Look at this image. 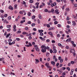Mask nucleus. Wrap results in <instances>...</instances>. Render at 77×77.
<instances>
[{"label":"nucleus","instance_id":"obj_26","mask_svg":"<svg viewBox=\"0 0 77 77\" xmlns=\"http://www.w3.org/2000/svg\"><path fill=\"white\" fill-rule=\"evenodd\" d=\"M21 33V31L20 30H19L17 32V33L18 34V33Z\"/></svg>","mask_w":77,"mask_h":77},{"label":"nucleus","instance_id":"obj_5","mask_svg":"<svg viewBox=\"0 0 77 77\" xmlns=\"http://www.w3.org/2000/svg\"><path fill=\"white\" fill-rule=\"evenodd\" d=\"M55 12L57 14H59V10L57 9H56L55 11Z\"/></svg>","mask_w":77,"mask_h":77},{"label":"nucleus","instance_id":"obj_53","mask_svg":"<svg viewBox=\"0 0 77 77\" xmlns=\"http://www.w3.org/2000/svg\"><path fill=\"white\" fill-rule=\"evenodd\" d=\"M66 49H69V48L68 47V46H66Z\"/></svg>","mask_w":77,"mask_h":77},{"label":"nucleus","instance_id":"obj_16","mask_svg":"<svg viewBox=\"0 0 77 77\" xmlns=\"http://www.w3.org/2000/svg\"><path fill=\"white\" fill-rule=\"evenodd\" d=\"M34 2V1L33 0H30L29 1V3H32Z\"/></svg>","mask_w":77,"mask_h":77},{"label":"nucleus","instance_id":"obj_63","mask_svg":"<svg viewBox=\"0 0 77 77\" xmlns=\"http://www.w3.org/2000/svg\"><path fill=\"white\" fill-rule=\"evenodd\" d=\"M66 11H68V12H69V8H67L66 9Z\"/></svg>","mask_w":77,"mask_h":77},{"label":"nucleus","instance_id":"obj_37","mask_svg":"<svg viewBox=\"0 0 77 77\" xmlns=\"http://www.w3.org/2000/svg\"><path fill=\"white\" fill-rule=\"evenodd\" d=\"M48 10L47 9H45V12H48Z\"/></svg>","mask_w":77,"mask_h":77},{"label":"nucleus","instance_id":"obj_24","mask_svg":"<svg viewBox=\"0 0 77 77\" xmlns=\"http://www.w3.org/2000/svg\"><path fill=\"white\" fill-rule=\"evenodd\" d=\"M49 55H50V53L48 52H47L46 55V56H47V57H48V56H49Z\"/></svg>","mask_w":77,"mask_h":77},{"label":"nucleus","instance_id":"obj_13","mask_svg":"<svg viewBox=\"0 0 77 77\" xmlns=\"http://www.w3.org/2000/svg\"><path fill=\"white\" fill-rule=\"evenodd\" d=\"M26 22V20H21L20 21V24H23V23H24Z\"/></svg>","mask_w":77,"mask_h":77},{"label":"nucleus","instance_id":"obj_27","mask_svg":"<svg viewBox=\"0 0 77 77\" xmlns=\"http://www.w3.org/2000/svg\"><path fill=\"white\" fill-rule=\"evenodd\" d=\"M7 28H11V25H7Z\"/></svg>","mask_w":77,"mask_h":77},{"label":"nucleus","instance_id":"obj_61","mask_svg":"<svg viewBox=\"0 0 77 77\" xmlns=\"http://www.w3.org/2000/svg\"><path fill=\"white\" fill-rule=\"evenodd\" d=\"M56 42V41L54 40H52V43H55Z\"/></svg>","mask_w":77,"mask_h":77},{"label":"nucleus","instance_id":"obj_15","mask_svg":"<svg viewBox=\"0 0 77 77\" xmlns=\"http://www.w3.org/2000/svg\"><path fill=\"white\" fill-rule=\"evenodd\" d=\"M17 5L15 4L14 5V7L15 9H17Z\"/></svg>","mask_w":77,"mask_h":77},{"label":"nucleus","instance_id":"obj_1","mask_svg":"<svg viewBox=\"0 0 77 77\" xmlns=\"http://www.w3.org/2000/svg\"><path fill=\"white\" fill-rule=\"evenodd\" d=\"M71 41V38H69L67 39L66 41V42H70Z\"/></svg>","mask_w":77,"mask_h":77},{"label":"nucleus","instance_id":"obj_30","mask_svg":"<svg viewBox=\"0 0 77 77\" xmlns=\"http://www.w3.org/2000/svg\"><path fill=\"white\" fill-rule=\"evenodd\" d=\"M62 72H63V71H60L58 73L60 74H62Z\"/></svg>","mask_w":77,"mask_h":77},{"label":"nucleus","instance_id":"obj_60","mask_svg":"<svg viewBox=\"0 0 77 77\" xmlns=\"http://www.w3.org/2000/svg\"><path fill=\"white\" fill-rule=\"evenodd\" d=\"M51 30H54V27H51Z\"/></svg>","mask_w":77,"mask_h":77},{"label":"nucleus","instance_id":"obj_33","mask_svg":"<svg viewBox=\"0 0 77 77\" xmlns=\"http://www.w3.org/2000/svg\"><path fill=\"white\" fill-rule=\"evenodd\" d=\"M42 5L43 6H44L45 5V4L44 2L42 3Z\"/></svg>","mask_w":77,"mask_h":77},{"label":"nucleus","instance_id":"obj_20","mask_svg":"<svg viewBox=\"0 0 77 77\" xmlns=\"http://www.w3.org/2000/svg\"><path fill=\"white\" fill-rule=\"evenodd\" d=\"M10 35H11V34L10 33L8 34H7V35L6 36V38H8V37Z\"/></svg>","mask_w":77,"mask_h":77},{"label":"nucleus","instance_id":"obj_10","mask_svg":"<svg viewBox=\"0 0 77 77\" xmlns=\"http://www.w3.org/2000/svg\"><path fill=\"white\" fill-rule=\"evenodd\" d=\"M48 35H50L51 36H53V33H52V32H50L48 33Z\"/></svg>","mask_w":77,"mask_h":77},{"label":"nucleus","instance_id":"obj_18","mask_svg":"<svg viewBox=\"0 0 77 77\" xmlns=\"http://www.w3.org/2000/svg\"><path fill=\"white\" fill-rule=\"evenodd\" d=\"M53 53H57V50H56V49L53 50Z\"/></svg>","mask_w":77,"mask_h":77},{"label":"nucleus","instance_id":"obj_23","mask_svg":"<svg viewBox=\"0 0 77 77\" xmlns=\"http://www.w3.org/2000/svg\"><path fill=\"white\" fill-rule=\"evenodd\" d=\"M34 47L35 48V49L38 48V47L37 45H34Z\"/></svg>","mask_w":77,"mask_h":77},{"label":"nucleus","instance_id":"obj_38","mask_svg":"<svg viewBox=\"0 0 77 77\" xmlns=\"http://www.w3.org/2000/svg\"><path fill=\"white\" fill-rule=\"evenodd\" d=\"M57 38H60V35L59 34H58L57 35Z\"/></svg>","mask_w":77,"mask_h":77},{"label":"nucleus","instance_id":"obj_14","mask_svg":"<svg viewBox=\"0 0 77 77\" xmlns=\"http://www.w3.org/2000/svg\"><path fill=\"white\" fill-rule=\"evenodd\" d=\"M38 32L39 33H41L42 32H44V30H41L39 29V30H38Z\"/></svg>","mask_w":77,"mask_h":77},{"label":"nucleus","instance_id":"obj_22","mask_svg":"<svg viewBox=\"0 0 77 77\" xmlns=\"http://www.w3.org/2000/svg\"><path fill=\"white\" fill-rule=\"evenodd\" d=\"M51 63L52 65H54L55 64V62L53 61H51Z\"/></svg>","mask_w":77,"mask_h":77},{"label":"nucleus","instance_id":"obj_48","mask_svg":"<svg viewBox=\"0 0 77 77\" xmlns=\"http://www.w3.org/2000/svg\"><path fill=\"white\" fill-rule=\"evenodd\" d=\"M8 17V14H4V17Z\"/></svg>","mask_w":77,"mask_h":77},{"label":"nucleus","instance_id":"obj_50","mask_svg":"<svg viewBox=\"0 0 77 77\" xmlns=\"http://www.w3.org/2000/svg\"><path fill=\"white\" fill-rule=\"evenodd\" d=\"M8 44H9V45H12V43H11V42H9L8 43Z\"/></svg>","mask_w":77,"mask_h":77},{"label":"nucleus","instance_id":"obj_54","mask_svg":"<svg viewBox=\"0 0 77 77\" xmlns=\"http://www.w3.org/2000/svg\"><path fill=\"white\" fill-rule=\"evenodd\" d=\"M38 24H39V23H41V21L39 19L38 20Z\"/></svg>","mask_w":77,"mask_h":77},{"label":"nucleus","instance_id":"obj_41","mask_svg":"<svg viewBox=\"0 0 77 77\" xmlns=\"http://www.w3.org/2000/svg\"><path fill=\"white\" fill-rule=\"evenodd\" d=\"M16 40H17V41H19L20 40V38H16Z\"/></svg>","mask_w":77,"mask_h":77},{"label":"nucleus","instance_id":"obj_11","mask_svg":"<svg viewBox=\"0 0 77 77\" xmlns=\"http://www.w3.org/2000/svg\"><path fill=\"white\" fill-rule=\"evenodd\" d=\"M51 12H52L53 14L54 13V9H52L51 10Z\"/></svg>","mask_w":77,"mask_h":77},{"label":"nucleus","instance_id":"obj_59","mask_svg":"<svg viewBox=\"0 0 77 77\" xmlns=\"http://www.w3.org/2000/svg\"><path fill=\"white\" fill-rule=\"evenodd\" d=\"M50 53H53V50H51V49L50 50Z\"/></svg>","mask_w":77,"mask_h":77},{"label":"nucleus","instance_id":"obj_6","mask_svg":"<svg viewBox=\"0 0 77 77\" xmlns=\"http://www.w3.org/2000/svg\"><path fill=\"white\" fill-rule=\"evenodd\" d=\"M58 45L59 47H60L61 48H63L64 46L62 45V44L60 43H58Z\"/></svg>","mask_w":77,"mask_h":77},{"label":"nucleus","instance_id":"obj_44","mask_svg":"<svg viewBox=\"0 0 77 77\" xmlns=\"http://www.w3.org/2000/svg\"><path fill=\"white\" fill-rule=\"evenodd\" d=\"M57 23H58V22H57V21H55L54 22V24H57Z\"/></svg>","mask_w":77,"mask_h":77},{"label":"nucleus","instance_id":"obj_40","mask_svg":"<svg viewBox=\"0 0 77 77\" xmlns=\"http://www.w3.org/2000/svg\"><path fill=\"white\" fill-rule=\"evenodd\" d=\"M46 42H50V39H48L46 40Z\"/></svg>","mask_w":77,"mask_h":77},{"label":"nucleus","instance_id":"obj_39","mask_svg":"<svg viewBox=\"0 0 77 77\" xmlns=\"http://www.w3.org/2000/svg\"><path fill=\"white\" fill-rule=\"evenodd\" d=\"M63 59H60V63H62L63 62Z\"/></svg>","mask_w":77,"mask_h":77},{"label":"nucleus","instance_id":"obj_52","mask_svg":"<svg viewBox=\"0 0 77 77\" xmlns=\"http://www.w3.org/2000/svg\"><path fill=\"white\" fill-rule=\"evenodd\" d=\"M68 66H71V63H68Z\"/></svg>","mask_w":77,"mask_h":77},{"label":"nucleus","instance_id":"obj_19","mask_svg":"<svg viewBox=\"0 0 77 77\" xmlns=\"http://www.w3.org/2000/svg\"><path fill=\"white\" fill-rule=\"evenodd\" d=\"M28 33H27L26 32H23L22 33L23 35H26V34H28Z\"/></svg>","mask_w":77,"mask_h":77},{"label":"nucleus","instance_id":"obj_42","mask_svg":"<svg viewBox=\"0 0 77 77\" xmlns=\"http://www.w3.org/2000/svg\"><path fill=\"white\" fill-rule=\"evenodd\" d=\"M5 43H6V44L7 45L8 44V42H7V40H5Z\"/></svg>","mask_w":77,"mask_h":77},{"label":"nucleus","instance_id":"obj_45","mask_svg":"<svg viewBox=\"0 0 77 77\" xmlns=\"http://www.w3.org/2000/svg\"><path fill=\"white\" fill-rule=\"evenodd\" d=\"M35 50L36 51H39V48H38L35 49Z\"/></svg>","mask_w":77,"mask_h":77},{"label":"nucleus","instance_id":"obj_2","mask_svg":"<svg viewBox=\"0 0 77 77\" xmlns=\"http://www.w3.org/2000/svg\"><path fill=\"white\" fill-rule=\"evenodd\" d=\"M26 46L27 47H32V45L31 43L29 42L28 43V45H26Z\"/></svg>","mask_w":77,"mask_h":77},{"label":"nucleus","instance_id":"obj_51","mask_svg":"<svg viewBox=\"0 0 77 77\" xmlns=\"http://www.w3.org/2000/svg\"><path fill=\"white\" fill-rule=\"evenodd\" d=\"M47 27H50V25L48 24H47Z\"/></svg>","mask_w":77,"mask_h":77},{"label":"nucleus","instance_id":"obj_31","mask_svg":"<svg viewBox=\"0 0 77 77\" xmlns=\"http://www.w3.org/2000/svg\"><path fill=\"white\" fill-rule=\"evenodd\" d=\"M38 18L40 19H41L42 18V17H41V15L40 14L38 15Z\"/></svg>","mask_w":77,"mask_h":77},{"label":"nucleus","instance_id":"obj_34","mask_svg":"<svg viewBox=\"0 0 77 77\" xmlns=\"http://www.w3.org/2000/svg\"><path fill=\"white\" fill-rule=\"evenodd\" d=\"M35 26V23H32L31 24L32 27H33V26Z\"/></svg>","mask_w":77,"mask_h":77},{"label":"nucleus","instance_id":"obj_62","mask_svg":"<svg viewBox=\"0 0 77 77\" xmlns=\"http://www.w3.org/2000/svg\"><path fill=\"white\" fill-rule=\"evenodd\" d=\"M11 30V28H9L7 30V31L9 32V31H10V30Z\"/></svg>","mask_w":77,"mask_h":77},{"label":"nucleus","instance_id":"obj_7","mask_svg":"<svg viewBox=\"0 0 77 77\" xmlns=\"http://www.w3.org/2000/svg\"><path fill=\"white\" fill-rule=\"evenodd\" d=\"M70 52L72 53H75V50L73 49H72L70 50Z\"/></svg>","mask_w":77,"mask_h":77},{"label":"nucleus","instance_id":"obj_12","mask_svg":"<svg viewBox=\"0 0 77 77\" xmlns=\"http://www.w3.org/2000/svg\"><path fill=\"white\" fill-rule=\"evenodd\" d=\"M41 48H44V49H45V48H46V46L45 45H42L41 46Z\"/></svg>","mask_w":77,"mask_h":77},{"label":"nucleus","instance_id":"obj_55","mask_svg":"<svg viewBox=\"0 0 77 77\" xmlns=\"http://www.w3.org/2000/svg\"><path fill=\"white\" fill-rule=\"evenodd\" d=\"M23 5H26V2H25V1H23Z\"/></svg>","mask_w":77,"mask_h":77},{"label":"nucleus","instance_id":"obj_35","mask_svg":"<svg viewBox=\"0 0 77 77\" xmlns=\"http://www.w3.org/2000/svg\"><path fill=\"white\" fill-rule=\"evenodd\" d=\"M75 62L74 61H71V63L72 64V65H73V64H74V63Z\"/></svg>","mask_w":77,"mask_h":77},{"label":"nucleus","instance_id":"obj_8","mask_svg":"<svg viewBox=\"0 0 77 77\" xmlns=\"http://www.w3.org/2000/svg\"><path fill=\"white\" fill-rule=\"evenodd\" d=\"M46 49H42V52L43 53H45V52H46Z\"/></svg>","mask_w":77,"mask_h":77},{"label":"nucleus","instance_id":"obj_4","mask_svg":"<svg viewBox=\"0 0 77 77\" xmlns=\"http://www.w3.org/2000/svg\"><path fill=\"white\" fill-rule=\"evenodd\" d=\"M8 9H11V11H12L13 10H14V8L12 7L11 6H9L8 7Z\"/></svg>","mask_w":77,"mask_h":77},{"label":"nucleus","instance_id":"obj_21","mask_svg":"<svg viewBox=\"0 0 77 77\" xmlns=\"http://www.w3.org/2000/svg\"><path fill=\"white\" fill-rule=\"evenodd\" d=\"M35 60L36 62H37V63H39V60L38 59H36Z\"/></svg>","mask_w":77,"mask_h":77},{"label":"nucleus","instance_id":"obj_28","mask_svg":"<svg viewBox=\"0 0 77 77\" xmlns=\"http://www.w3.org/2000/svg\"><path fill=\"white\" fill-rule=\"evenodd\" d=\"M35 16L34 15L32 17V19L33 20L34 19H35Z\"/></svg>","mask_w":77,"mask_h":77},{"label":"nucleus","instance_id":"obj_29","mask_svg":"<svg viewBox=\"0 0 77 77\" xmlns=\"http://www.w3.org/2000/svg\"><path fill=\"white\" fill-rule=\"evenodd\" d=\"M66 69H67L68 70V71H70V68H69V67H67L66 68Z\"/></svg>","mask_w":77,"mask_h":77},{"label":"nucleus","instance_id":"obj_57","mask_svg":"<svg viewBox=\"0 0 77 77\" xmlns=\"http://www.w3.org/2000/svg\"><path fill=\"white\" fill-rule=\"evenodd\" d=\"M12 41V39H9L8 40V42H11Z\"/></svg>","mask_w":77,"mask_h":77},{"label":"nucleus","instance_id":"obj_36","mask_svg":"<svg viewBox=\"0 0 77 77\" xmlns=\"http://www.w3.org/2000/svg\"><path fill=\"white\" fill-rule=\"evenodd\" d=\"M36 6H39V2H37L35 4Z\"/></svg>","mask_w":77,"mask_h":77},{"label":"nucleus","instance_id":"obj_3","mask_svg":"<svg viewBox=\"0 0 77 77\" xmlns=\"http://www.w3.org/2000/svg\"><path fill=\"white\" fill-rule=\"evenodd\" d=\"M56 5H57V4H56V3L54 2L53 4H51V6L52 7H53V6H56Z\"/></svg>","mask_w":77,"mask_h":77},{"label":"nucleus","instance_id":"obj_56","mask_svg":"<svg viewBox=\"0 0 77 77\" xmlns=\"http://www.w3.org/2000/svg\"><path fill=\"white\" fill-rule=\"evenodd\" d=\"M62 70H65V69H66V68L65 67H64L62 68Z\"/></svg>","mask_w":77,"mask_h":77},{"label":"nucleus","instance_id":"obj_17","mask_svg":"<svg viewBox=\"0 0 77 77\" xmlns=\"http://www.w3.org/2000/svg\"><path fill=\"white\" fill-rule=\"evenodd\" d=\"M31 14H32L30 12H29L27 13V15L29 17L30 16V15H31Z\"/></svg>","mask_w":77,"mask_h":77},{"label":"nucleus","instance_id":"obj_49","mask_svg":"<svg viewBox=\"0 0 77 77\" xmlns=\"http://www.w3.org/2000/svg\"><path fill=\"white\" fill-rule=\"evenodd\" d=\"M16 27H17L16 25H14L13 26V28L14 29H16Z\"/></svg>","mask_w":77,"mask_h":77},{"label":"nucleus","instance_id":"obj_58","mask_svg":"<svg viewBox=\"0 0 77 77\" xmlns=\"http://www.w3.org/2000/svg\"><path fill=\"white\" fill-rule=\"evenodd\" d=\"M25 29L26 30H29V28L28 27H26L25 28Z\"/></svg>","mask_w":77,"mask_h":77},{"label":"nucleus","instance_id":"obj_47","mask_svg":"<svg viewBox=\"0 0 77 77\" xmlns=\"http://www.w3.org/2000/svg\"><path fill=\"white\" fill-rule=\"evenodd\" d=\"M40 36H43L44 35V34L43 33H41L40 34Z\"/></svg>","mask_w":77,"mask_h":77},{"label":"nucleus","instance_id":"obj_46","mask_svg":"<svg viewBox=\"0 0 77 77\" xmlns=\"http://www.w3.org/2000/svg\"><path fill=\"white\" fill-rule=\"evenodd\" d=\"M49 65V64L48 63H45V66H48Z\"/></svg>","mask_w":77,"mask_h":77},{"label":"nucleus","instance_id":"obj_43","mask_svg":"<svg viewBox=\"0 0 77 77\" xmlns=\"http://www.w3.org/2000/svg\"><path fill=\"white\" fill-rule=\"evenodd\" d=\"M57 26H58V27H61L62 26L60 24H58Z\"/></svg>","mask_w":77,"mask_h":77},{"label":"nucleus","instance_id":"obj_64","mask_svg":"<svg viewBox=\"0 0 77 77\" xmlns=\"http://www.w3.org/2000/svg\"><path fill=\"white\" fill-rule=\"evenodd\" d=\"M62 75H65V72H63L62 74Z\"/></svg>","mask_w":77,"mask_h":77},{"label":"nucleus","instance_id":"obj_32","mask_svg":"<svg viewBox=\"0 0 77 77\" xmlns=\"http://www.w3.org/2000/svg\"><path fill=\"white\" fill-rule=\"evenodd\" d=\"M8 20H11V17L9 16L8 17Z\"/></svg>","mask_w":77,"mask_h":77},{"label":"nucleus","instance_id":"obj_9","mask_svg":"<svg viewBox=\"0 0 77 77\" xmlns=\"http://www.w3.org/2000/svg\"><path fill=\"white\" fill-rule=\"evenodd\" d=\"M72 23L73 26H75L76 24V23H75V21H72Z\"/></svg>","mask_w":77,"mask_h":77},{"label":"nucleus","instance_id":"obj_25","mask_svg":"<svg viewBox=\"0 0 77 77\" xmlns=\"http://www.w3.org/2000/svg\"><path fill=\"white\" fill-rule=\"evenodd\" d=\"M0 12H1V13L3 14V13H4V11L3 10H1L0 11Z\"/></svg>","mask_w":77,"mask_h":77}]
</instances>
